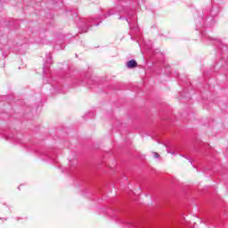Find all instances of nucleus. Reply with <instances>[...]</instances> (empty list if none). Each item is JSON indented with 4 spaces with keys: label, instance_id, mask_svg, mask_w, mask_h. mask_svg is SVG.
<instances>
[{
    "label": "nucleus",
    "instance_id": "obj_9",
    "mask_svg": "<svg viewBox=\"0 0 228 228\" xmlns=\"http://www.w3.org/2000/svg\"><path fill=\"white\" fill-rule=\"evenodd\" d=\"M128 24H129L130 29H133V31H139V29H138V25H134V26L133 27V26H131V23H130V22H128Z\"/></svg>",
    "mask_w": 228,
    "mask_h": 228
},
{
    "label": "nucleus",
    "instance_id": "obj_7",
    "mask_svg": "<svg viewBox=\"0 0 228 228\" xmlns=\"http://www.w3.org/2000/svg\"><path fill=\"white\" fill-rule=\"evenodd\" d=\"M4 137L5 138V140H15V135L13 134H4Z\"/></svg>",
    "mask_w": 228,
    "mask_h": 228
},
{
    "label": "nucleus",
    "instance_id": "obj_8",
    "mask_svg": "<svg viewBox=\"0 0 228 228\" xmlns=\"http://www.w3.org/2000/svg\"><path fill=\"white\" fill-rule=\"evenodd\" d=\"M115 13H117V12H115V9H112V10L109 11V12L105 14V19H106V17H110V15H115Z\"/></svg>",
    "mask_w": 228,
    "mask_h": 228
},
{
    "label": "nucleus",
    "instance_id": "obj_4",
    "mask_svg": "<svg viewBox=\"0 0 228 228\" xmlns=\"http://www.w3.org/2000/svg\"><path fill=\"white\" fill-rule=\"evenodd\" d=\"M51 65H53V57L51 56V53H46V60L45 67L43 68V72L45 73V67H51Z\"/></svg>",
    "mask_w": 228,
    "mask_h": 228
},
{
    "label": "nucleus",
    "instance_id": "obj_6",
    "mask_svg": "<svg viewBox=\"0 0 228 228\" xmlns=\"http://www.w3.org/2000/svg\"><path fill=\"white\" fill-rule=\"evenodd\" d=\"M4 42H6V39L4 37L0 38V51H4Z\"/></svg>",
    "mask_w": 228,
    "mask_h": 228
},
{
    "label": "nucleus",
    "instance_id": "obj_1",
    "mask_svg": "<svg viewBox=\"0 0 228 228\" xmlns=\"http://www.w3.org/2000/svg\"><path fill=\"white\" fill-rule=\"evenodd\" d=\"M97 20H99V18H83L79 20L77 27L81 33H87L92 26H99Z\"/></svg>",
    "mask_w": 228,
    "mask_h": 228
},
{
    "label": "nucleus",
    "instance_id": "obj_17",
    "mask_svg": "<svg viewBox=\"0 0 228 228\" xmlns=\"http://www.w3.org/2000/svg\"><path fill=\"white\" fill-rule=\"evenodd\" d=\"M170 154H175L174 152H170Z\"/></svg>",
    "mask_w": 228,
    "mask_h": 228
},
{
    "label": "nucleus",
    "instance_id": "obj_14",
    "mask_svg": "<svg viewBox=\"0 0 228 228\" xmlns=\"http://www.w3.org/2000/svg\"><path fill=\"white\" fill-rule=\"evenodd\" d=\"M131 39L134 40V39H133V36H131Z\"/></svg>",
    "mask_w": 228,
    "mask_h": 228
},
{
    "label": "nucleus",
    "instance_id": "obj_5",
    "mask_svg": "<svg viewBox=\"0 0 228 228\" xmlns=\"http://www.w3.org/2000/svg\"><path fill=\"white\" fill-rule=\"evenodd\" d=\"M126 67H127V69H134V68L138 67V62H136V61H134V60L128 61L126 62Z\"/></svg>",
    "mask_w": 228,
    "mask_h": 228
},
{
    "label": "nucleus",
    "instance_id": "obj_13",
    "mask_svg": "<svg viewBox=\"0 0 228 228\" xmlns=\"http://www.w3.org/2000/svg\"><path fill=\"white\" fill-rule=\"evenodd\" d=\"M190 163H191V165H193V163L191 162V160H190Z\"/></svg>",
    "mask_w": 228,
    "mask_h": 228
},
{
    "label": "nucleus",
    "instance_id": "obj_15",
    "mask_svg": "<svg viewBox=\"0 0 228 228\" xmlns=\"http://www.w3.org/2000/svg\"><path fill=\"white\" fill-rule=\"evenodd\" d=\"M118 3H120V1H122V0H118Z\"/></svg>",
    "mask_w": 228,
    "mask_h": 228
},
{
    "label": "nucleus",
    "instance_id": "obj_2",
    "mask_svg": "<svg viewBox=\"0 0 228 228\" xmlns=\"http://www.w3.org/2000/svg\"><path fill=\"white\" fill-rule=\"evenodd\" d=\"M201 38L208 45H209V44H213L214 45H224L222 40L207 36L206 32H201Z\"/></svg>",
    "mask_w": 228,
    "mask_h": 228
},
{
    "label": "nucleus",
    "instance_id": "obj_3",
    "mask_svg": "<svg viewBox=\"0 0 228 228\" xmlns=\"http://www.w3.org/2000/svg\"><path fill=\"white\" fill-rule=\"evenodd\" d=\"M211 20V22L208 23V22H209V20L208 19L199 18L196 20V29L199 30V29H200V28H211L212 26L215 25V20Z\"/></svg>",
    "mask_w": 228,
    "mask_h": 228
},
{
    "label": "nucleus",
    "instance_id": "obj_12",
    "mask_svg": "<svg viewBox=\"0 0 228 228\" xmlns=\"http://www.w3.org/2000/svg\"><path fill=\"white\" fill-rule=\"evenodd\" d=\"M122 19H124L123 17H119V20H122Z\"/></svg>",
    "mask_w": 228,
    "mask_h": 228
},
{
    "label": "nucleus",
    "instance_id": "obj_10",
    "mask_svg": "<svg viewBox=\"0 0 228 228\" xmlns=\"http://www.w3.org/2000/svg\"><path fill=\"white\" fill-rule=\"evenodd\" d=\"M153 156L156 159H158V158H159V153L158 152H153Z\"/></svg>",
    "mask_w": 228,
    "mask_h": 228
},
{
    "label": "nucleus",
    "instance_id": "obj_16",
    "mask_svg": "<svg viewBox=\"0 0 228 228\" xmlns=\"http://www.w3.org/2000/svg\"><path fill=\"white\" fill-rule=\"evenodd\" d=\"M138 4H140V0L138 1Z\"/></svg>",
    "mask_w": 228,
    "mask_h": 228
},
{
    "label": "nucleus",
    "instance_id": "obj_11",
    "mask_svg": "<svg viewBox=\"0 0 228 228\" xmlns=\"http://www.w3.org/2000/svg\"><path fill=\"white\" fill-rule=\"evenodd\" d=\"M119 13H126V11L124 9L118 11Z\"/></svg>",
    "mask_w": 228,
    "mask_h": 228
}]
</instances>
